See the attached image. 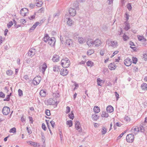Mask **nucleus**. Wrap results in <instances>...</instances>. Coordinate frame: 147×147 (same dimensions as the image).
<instances>
[{
    "instance_id": "obj_1",
    "label": "nucleus",
    "mask_w": 147,
    "mask_h": 147,
    "mask_svg": "<svg viewBox=\"0 0 147 147\" xmlns=\"http://www.w3.org/2000/svg\"><path fill=\"white\" fill-rule=\"evenodd\" d=\"M70 61L68 58H66L63 59L61 61V64L63 67H68L70 65Z\"/></svg>"
},
{
    "instance_id": "obj_2",
    "label": "nucleus",
    "mask_w": 147,
    "mask_h": 147,
    "mask_svg": "<svg viewBox=\"0 0 147 147\" xmlns=\"http://www.w3.org/2000/svg\"><path fill=\"white\" fill-rule=\"evenodd\" d=\"M41 80V78L40 76H36L33 79L32 81V84L34 85L38 84Z\"/></svg>"
},
{
    "instance_id": "obj_3",
    "label": "nucleus",
    "mask_w": 147,
    "mask_h": 147,
    "mask_svg": "<svg viewBox=\"0 0 147 147\" xmlns=\"http://www.w3.org/2000/svg\"><path fill=\"white\" fill-rule=\"evenodd\" d=\"M134 134H129L127 135L126 139L127 142H132L134 140Z\"/></svg>"
},
{
    "instance_id": "obj_4",
    "label": "nucleus",
    "mask_w": 147,
    "mask_h": 147,
    "mask_svg": "<svg viewBox=\"0 0 147 147\" xmlns=\"http://www.w3.org/2000/svg\"><path fill=\"white\" fill-rule=\"evenodd\" d=\"M108 44L113 48H116L118 46V42L116 41H109Z\"/></svg>"
},
{
    "instance_id": "obj_5",
    "label": "nucleus",
    "mask_w": 147,
    "mask_h": 147,
    "mask_svg": "<svg viewBox=\"0 0 147 147\" xmlns=\"http://www.w3.org/2000/svg\"><path fill=\"white\" fill-rule=\"evenodd\" d=\"M10 111V108L7 107H4L2 110L3 114L5 115H8Z\"/></svg>"
},
{
    "instance_id": "obj_6",
    "label": "nucleus",
    "mask_w": 147,
    "mask_h": 147,
    "mask_svg": "<svg viewBox=\"0 0 147 147\" xmlns=\"http://www.w3.org/2000/svg\"><path fill=\"white\" fill-rule=\"evenodd\" d=\"M131 131L132 132V134H134V135H135L140 131L138 127L136 126L135 127H134L131 129Z\"/></svg>"
},
{
    "instance_id": "obj_7",
    "label": "nucleus",
    "mask_w": 147,
    "mask_h": 147,
    "mask_svg": "<svg viewBox=\"0 0 147 147\" xmlns=\"http://www.w3.org/2000/svg\"><path fill=\"white\" fill-rule=\"evenodd\" d=\"M125 65L127 66H129L132 63L131 60L129 58H127L124 61Z\"/></svg>"
},
{
    "instance_id": "obj_8",
    "label": "nucleus",
    "mask_w": 147,
    "mask_h": 147,
    "mask_svg": "<svg viewBox=\"0 0 147 147\" xmlns=\"http://www.w3.org/2000/svg\"><path fill=\"white\" fill-rule=\"evenodd\" d=\"M75 128L79 132L82 131V128L81 127L80 123L78 121H76L75 122Z\"/></svg>"
},
{
    "instance_id": "obj_9",
    "label": "nucleus",
    "mask_w": 147,
    "mask_h": 147,
    "mask_svg": "<svg viewBox=\"0 0 147 147\" xmlns=\"http://www.w3.org/2000/svg\"><path fill=\"white\" fill-rule=\"evenodd\" d=\"M48 44L51 46H53L55 42V39L54 37H52L49 40Z\"/></svg>"
},
{
    "instance_id": "obj_10",
    "label": "nucleus",
    "mask_w": 147,
    "mask_h": 147,
    "mask_svg": "<svg viewBox=\"0 0 147 147\" xmlns=\"http://www.w3.org/2000/svg\"><path fill=\"white\" fill-rule=\"evenodd\" d=\"M28 13V10L27 9L24 8L21 9L20 11L21 14L24 16H26V14Z\"/></svg>"
},
{
    "instance_id": "obj_11",
    "label": "nucleus",
    "mask_w": 147,
    "mask_h": 147,
    "mask_svg": "<svg viewBox=\"0 0 147 147\" xmlns=\"http://www.w3.org/2000/svg\"><path fill=\"white\" fill-rule=\"evenodd\" d=\"M102 43V42L100 39L98 38L96 39L94 41V45L95 47H98L100 46Z\"/></svg>"
},
{
    "instance_id": "obj_12",
    "label": "nucleus",
    "mask_w": 147,
    "mask_h": 147,
    "mask_svg": "<svg viewBox=\"0 0 147 147\" xmlns=\"http://www.w3.org/2000/svg\"><path fill=\"white\" fill-rule=\"evenodd\" d=\"M68 73V71L67 69H62L60 71V74L63 76H65L67 75Z\"/></svg>"
},
{
    "instance_id": "obj_13",
    "label": "nucleus",
    "mask_w": 147,
    "mask_h": 147,
    "mask_svg": "<svg viewBox=\"0 0 147 147\" xmlns=\"http://www.w3.org/2000/svg\"><path fill=\"white\" fill-rule=\"evenodd\" d=\"M69 14L72 16H74L76 14V10L72 8H70L69 10Z\"/></svg>"
},
{
    "instance_id": "obj_14",
    "label": "nucleus",
    "mask_w": 147,
    "mask_h": 147,
    "mask_svg": "<svg viewBox=\"0 0 147 147\" xmlns=\"http://www.w3.org/2000/svg\"><path fill=\"white\" fill-rule=\"evenodd\" d=\"M36 52L35 49L34 48L31 49L28 53V55L29 56L32 57L35 55Z\"/></svg>"
},
{
    "instance_id": "obj_15",
    "label": "nucleus",
    "mask_w": 147,
    "mask_h": 147,
    "mask_svg": "<svg viewBox=\"0 0 147 147\" xmlns=\"http://www.w3.org/2000/svg\"><path fill=\"white\" fill-rule=\"evenodd\" d=\"M109 68L111 70L115 69L117 67V66L114 63H112L110 64L108 66Z\"/></svg>"
},
{
    "instance_id": "obj_16",
    "label": "nucleus",
    "mask_w": 147,
    "mask_h": 147,
    "mask_svg": "<svg viewBox=\"0 0 147 147\" xmlns=\"http://www.w3.org/2000/svg\"><path fill=\"white\" fill-rule=\"evenodd\" d=\"M60 57L57 55H54L53 57L52 60L53 62H57L59 60Z\"/></svg>"
},
{
    "instance_id": "obj_17",
    "label": "nucleus",
    "mask_w": 147,
    "mask_h": 147,
    "mask_svg": "<svg viewBox=\"0 0 147 147\" xmlns=\"http://www.w3.org/2000/svg\"><path fill=\"white\" fill-rule=\"evenodd\" d=\"M47 102L48 105H54L56 102L53 99L50 98L48 100Z\"/></svg>"
},
{
    "instance_id": "obj_18",
    "label": "nucleus",
    "mask_w": 147,
    "mask_h": 147,
    "mask_svg": "<svg viewBox=\"0 0 147 147\" xmlns=\"http://www.w3.org/2000/svg\"><path fill=\"white\" fill-rule=\"evenodd\" d=\"M65 43L67 45L71 46L73 44V41L67 38L66 39Z\"/></svg>"
},
{
    "instance_id": "obj_19",
    "label": "nucleus",
    "mask_w": 147,
    "mask_h": 147,
    "mask_svg": "<svg viewBox=\"0 0 147 147\" xmlns=\"http://www.w3.org/2000/svg\"><path fill=\"white\" fill-rule=\"evenodd\" d=\"M97 82L98 85L100 86H102V84L105 82L104 81L101 80L100 78L97 79Z\"/></svg>"
},
{
    "instance_id": "obj_20",
    "label": "nucleus",
    "mask_w": 147,
    "mask_h": 147,
    "mask_svg": "<svg viewBox=\"0 0 147 147\" xmlns=\"http://www.w3.org/2000/svg\"><path fill=\"white\" fill-rule=\"evenodd\" d=\"M66 19L67 21V24L69 26H71L73 23V21L71 19L69 18H66Z\"/></svg>"
},
{
    "instance_id": "obj_21",
    "label": "nucleus",
    "mask_w": 147,
    "mask_h": 147,
    "mask_svg": "<svg viewBox=\"0 0 147 147\" xmlns=\"http://www.w3.org/2000/svg\"><path fill=\"white\" fill-rule=\"evenodd\" d=\"M78 41L79 43L80 44H82L86 42V39L83 38L81 37H78Z\"/></svg>"
},
{
    "instance_id": "obj_22",
    "label": "nucleus",
    "mask_w": 147,
    "mask_h": 147,
    "mask_svg": "<svg viewBox=\"0 0 147 147\" xmlns=\"http://www.w3.org/2000/svg\"><path fill=\"white\" fill-rule=\"evenodd\" d=\"M94 41L92 40H88L87 41V44L89 47L93 46L94 45Z\"/></svg>"
},
{
    "instance_id": "obj_23",
    "label": "nucleus",
    "mask_w": 147,
    "mask_h": 147,
    "mask_svg": "<svg viewBox=\"0 0 147 147\" xmlns=\"http://www.w3.org/2000/svg\"><path fill=\"white\" fill-rule=\"evenodd\" d=\"M42 23L40 22V23L38 22H37L35 23L30 28V30H33L36 28L37 26L39 24L40 25Z\"/></svg>"
},
{
    "instance_id": "obj_24",
    "label": "nucleus",
    "mask_w": 147,
    "mask_h": 147,
    "mask_svg": "<svg viewBox=\"0 0 147 147\" xmlns=\"http://www.w3.org/2000/svg\"><path fill=\"white\" fill-rule=\"evenodd\" d=\"M106 110L107 112L111 113L113 111V108L111 106H109L107 107Z\"/></svg>"
},
{
    "instance_id": "obj_25",
    "label": "nucleus",
    "mask_w": 147,
    "mask_h": 147,
    "mask_svg": "<svg viewBox=\"0 0 147 147\" xmlns=\"http://www.w3.org/2000/svg\"><path fill=\"white\" fill-rule=\"evenodd\" d=\"M28 143L30 144L35 147H39V145L37 143L33 142L32 141H29L28 142Z\"/></svg>"
},
{
    "instance_id": "obj_26",
    "label": "nucleus",
    "mask_w": 147,
    "mask_h": 147,
    "mask_svg": "<svg viewBox=\"0 0 147 147\" xmlns=\"http://www.w3.org/2000/svg\"><path fill=\"white\" fill-rule=\"evenodd\" d=\"M138 39L139 40L142 42H144L146 41V39L144 38V36H138Z\"/></svg>"
},
{
    "instance_id": "obj_27",
    "label": "nucleus",
    "mask_w": 147,
    "mask_h": 147,
    "mask_svg": "<svg viewBox=\"0 0 147 147\" xmlns=\"http://www.w3.org/2000/svg\"><path fill=\"white\" fill-rule=\"evenodd\" d=\"M141 87L142 90L145 91L147 90V84L146 83H144L142 84Z\"/></svg>"
},
{
    "instance_id": "obj_28",
    "label": "nucleus",
    "mask_w": 147,
    "mask_h": 147,
    "mask_svg": "<svg viewBox=\"0 0 147 147\" xmlns=\"http://www.w3.org/2000/svg\"><path fill=\"white\" fill-rule=\"evenodd\" d=\"M50 39V38L49 37V36L47 34L45 35V36L44 37L43 40L45 42H48V40H49Z\"/></svg>"
},
{
    "instance_id": "obj_29",
    "label": "nucleus",
    "mask_w": 147,
    "mask_h": 147,
    "mask_svg": "<svg viewBox=\"0 0 147 147\" xmlns=\"http://www.w3.org/2000/svg\"><path fill=\"white\" fill-rule=\"evenodd\" d=\"M47 66L46 63H44L42 65V72L43 73H44L45 71V70H46V69L47 68Z\"/></svg>"
},
{
    "instance_id": "obj_30",
    "label": "nucleus",
    "mask_w": 147,
    "mask_h": 147,
    "mask_svg": "<svg viewBox=\"0 0 147 147\" xmlns=\"http://www.w3.org/2000/svg\"><path fill=\"white\" fill-rule=\"evenodd\" d=\"M94 112L96 113H98L100 111V109L98 106H95L93 109Z\"/></svg>"
},
{
    "instance_id": "obj_31",
    "label": "nucleus",
    "mask_w": 147,
    "mask_h": 147,
    "mask_svg": "<svg viewBox=\"0 0 147 147\" xmlns=\"http://www.w3.org/2000/svg\"><path fill=\"white\" fill-rule=\"evenodd\" d=\"M145 125L143 123L142 125H141L139 128L140 131L142 132H144L145 131Z\"/></svg>"
},
{
    "instance_id": "obj_32",
    "label": "nucleus",
    "mask_w": 147,
    "mask_h": 147,
    "mask_svg": "<svg viewBox=\"0 0 147 147\" xmlns=\"http://www.w3.org/2000/svg\"><path fill=\"white\" fill-rule=\"evenodd\" d=\"M40 94L41 96L44 97L46 94V92L44 90H42L40 92Z\"/></svg>"
},
{
    "instance_id": "obj_33",
    "label": "nucleus",
    "mask_w": 147,
    "mask_h": 147,
    "mask_svg": "<svg viewBox=\"0 0 147 147\" xmlns=\"http://www.w3.org/2000/svg\"><path fill=\"white\" fill-rule=\"evenodd\" d=\"M59 67L57 65H55L53 67V70L55 72H58L60 71Z\"/></svg>"
},
{
    "instance_id": "obj_34",
    "label": "nucleus",
    "mask_w": 147,
    "mask_h": 147,
    "mask_svg": "<svg viewBox=\"0 0 147 147\" xmlns=\"http://www.w3.org/2000/svg\"><path fill=\"white\" fill-rule=\"evenodd\" d=\"M130 28L129 24H128L127 22H125V26L124 28V29L126 30H127L129 29Z\"/></svg>"
},
{
    "instance_id": "obj_35",
    "label": "nucleus",
    "mask_w": 147,
    "mask_h": 147,
    "mask_svg": "<svg viewBox=\"0 0 147 147\" xmlns=\"http://www.w3.org/2000/svg\"><path fill=\"white\" fill-rule=\"evenodd\" d=\"M86 64L88 66L91 67L93 65L94 63L92 61H89L86 62Z\"/></svg>"
},
{
    "instance_id": "obj_36",
    "label": "nucleus",
    "mask_w": 147,
    "mask_h": 147,
    "mask_svg": "<svg viewBox=\"0 0 147 147\" xmlns=\"http://www.w3.org/2000/svg\"><path fill=\"white\" fill-rule=\"evenodd\" d=\"M66 124L67 125H69V127H71L73 125L72 121L71 120H68L66 122Z\"/></svg>"
},
{
    "instance_id": "obj_37",
    "label": "nucleus",
    "mask_w": 147,
    "mask_h": 147,
    "mask_svg": "<svg viewBox=\"0 0 147 147\" xmlns=\"http://www.w3.org/2000/svg\"><path fill=\"white\" fill-rule=\"evenodd\" d=\"M101 116L102 117H107L109 116V115L105 111H103Z\"/></svg>"
},
{
    "instance_id": "obj_38",
    "label": "nucleus",
    "mask_w": 147,
    "mask_h": 147,
    "mask_svg": "<svg viewBox=\"0 0 147 147\" xmlns=\"http://www.w3.org/2000/svg\"><path fill=\"white\" fill-rule=\"evenodd\" d=\"M92 117L94 120L96 121L98 119V117L96 114H94L93 115H92Z\"/></svg>"
},
{
    "instance_id": "obj_39",
    "label": "nucleus",
    "mask_w": 147,
    "mask_h": 147,
    "mask_svg": "<svg viewBox=\"0 0 147 147\" xmlns=\"http://www.w3.org/2000/svg\"><path fill=\"white\" fill-rule=\"evenodd\" d=\"M11 93H10V94L8 95H7L6 98L3 100L4 101H9L10 99V97L11 96Z\"/></svg>"
},
{
    "instance_id": "obj_40",
    "label": "nucleus",
    "mask_w": 147,
    "mask_h": 147,
    "mask_svg": "<svg viewBox=\"0 0 147 147\" xmlns=\"http://www.w3.org/2000/svg\"><path fill=\"white\" fill-rule=\"evenodd\" d=\"M107 129H106L105 127H102V134H105L107 132Z\"/></svg>"
},
{
    "instance_id": "obj_41",
    "label": "nucleus",
    "mask_w": 147,
    "mask_h": 147,
    "mask_svg": "<svg viewBox=\"0 0 147 147\" xmlns=\"http://www.w3.org/2000/svg\"><path fill=\"white\" fill-rule=\"evenodd\" d=\"M9 132L10 133H16V128L15 127L12 128L10 130Z\"/></svg>"
},
{
    "instance_id": "obj_42",
    "label": "nucleus",
    "mask_w": 147,
    "mask_h": 147,
    "mask_svg": "<svg viewBox=\"0 0 147 147\" xmlns=\"http://www.w3.org/2000/svg\"><path fill=\"white\" fill-rule=\"evenodd\" d=\"M123 38L124 41H126L129 39V37L125 34H124Z\"/></svg>"
},
{
    "instance_id": "obj_43",
    "label": "nucleus",
    "mask_w": 147,
    "mask_h": 147,
    "mask_svg": "<svg viewBox=\"0 0 147 147\" xmlns=\"http://www.w3.org/2000/svg\"><path fill=\"white\" fill-rule=\"evenodd\" d=\"M132 59L133 63L134 64H136L138 61L137 58L136 57H132Z\"/></svg>"
},
{
    "instance_id": "obj_44",
    "label": "nucleus",
    "mask_w": 147,
    "mask_h": 147,
    "mask_svg": "<svg viewBox=\"0 0 147 147\" xmlns=\"http://www.w3.org/2000/svg\"><path fill=\"white\" fill-rule=\"evenodd\" d=\"M69 117L70 119L73 120L74 117V113L71 112V113L69 115Z\"/></svg>"
},
{
    "instance_id": "obj_45",
    "label": "nucleus",
    "mask_w": 147,
    "mask_h": 147,
    "mask_svg": "<svg viewBox=\"0 0 147 147\" xmlns=\"http://www.w3.org/2000/svg\"><path fill=\"white\" fill-rule=\"evenodd\" d=\"M18 95L19 96H22L23 95V92L22 90L19 89L18 91Z\"/></svg>"
},
{
    "instance_id": "obj_46",
    "label": "nucleus",
    "mask_w": 147,
    "mask_h": 147,
    "mask_svg": "<svg viewBox=\"0 0 147 147\" xmlns=\"http://www.w3.org/2000/svg\"><path fill=\"white\" fill-rule=\"evenodd\" d=\"M13 23L12 21H10L7 24V26L9 28L13 25Z\"/></svg>"
},
{
    "instance_id": "obj_47",
    "label": "nucleus",
    "mask_w": 147,
    "mask_h": 147,
    "mask_svg": "<svg viewBox=\"0 0 147 147\" xmlns=\"http://www.w3.org/2000/svg\"><path fill=\"white\" fill-rule=\"evenodd\" d=\"M12 72V71L11 70H7L6 72L7 74L9 76L11 75Z\"/></svg>"
},
{
    "instance_id": "obj_48",
    "label": "nucleus",
    "mask_w": 147,
    "mask_h": 147,
    "mask_svg": "<svg viewBox=\"0 0 147 147\" xmlns=\"http://www.w3.org/2000/svg\"><path fill=\"white\" fill-rule=\"evenodd\" d=\"M142 59L145 61L147 60V54L143 55Z\"/></svg>"
},
{
    "instance_id": "obj_49",
    "label": "nucleus",
    "mask_w": 147,
    "mask_h": 147,
    "mask_svg": "<svg viewBox=\"0 0 147 147\" xmlns=\"http://www.w3.org/2000/svg\"><path fill=\"white\" fill-rule=\"evenodd\" d=\"M94 53V51L93 50H89L88 51L87 53L89 55H90Z\"/></svg>"
},
{
    "instance_id": "obj_50",
    "label": "nucleus",
    "mask_w": 147,
    "mask_h": 147,
    "mask_svg": "<svg viewBox=\"0 0 147 147\" xmlns=\"http://www.w3.org/2000/svg\"><path fill=\"white\" fill-rule=\"evenodd\" d=\"M5 95L2 92H0V97L3 98H5Z\"/></svg>"
},
{
    "instance_id": "obj_51",
    "label": "nucleus",
    "mask_w": 147,
    "mask_h": 147,
    "mask_svg": "<svg viewBox=\"0 0 147 147\" xmlns=\"http://www.w3.org/2000/svg\"><path fill=\"white\" fill-rule=\"evenodd\" d=\"M70 108L69 107L67 106L66 107V113L67 114L70 111Z\"/></svg>"
},
{
    "instance_id": "obj_52",
    "label": "nucleus",
    "mask_w": 147,
    "mask_h": 147,
    "mask_svg": "<svg viewBox=\"0 0 147 147\" xmlns=\"http://www.w3.org/2000/svg\"><path fill=\"white\" fill-rule=\"evenodd\" d=\"M53 95L54 96H55L56 98L59 97L60 96L59 94L57 92H56L55 93H54Z\"/></svg>"
},
{
    "instance_id": "obj_53",
    "label": "nucleus",
    "mask_w": 147,
    "mask_h": 147,
    "mask_svg": "<svg viewBox=\"0 0 147 147\" xmlns=\"http://www.w3.org/2000/svg\"><path fill=\"white\" fill-rule=\"evenodd\" d=\"M45 113L46 115L48 116H50L51 115L50 111L49 110H47L46 111Z\"/></svg>"
},
{
    "instance_id": "obj_54",
    "label": "nucleus",
    "mask_w": 147,
    "mask_h": 147,
    "mask_svg": "<svg viewBox=\"0 0 147 147\" xmlns=\"http://www.w3.org/2000/svg\"><path fill=\"white\" fill-rule=\"evenodd\" d=\"M125 120L126 121L129 122L130 121V118L129 117L127 116H125Z\"/></svg>"
},
{
    "instance_id": "obj_55",
    "label": "nucleus",
    "mask_w": 147,
    "mask_h": 147,
    "mask_svg": "<svg viewBox=\"0 0 147 147\" xmlns=\"http://www.w3.org/2000/svg\"><path fill=\"white\" fill-rule=\"evenodd\" d=\"M105 53V49H102L101 50L100 52V55H102L103 56V55Z\"/></svg>"
},
{
    "instance_id": "obj_56",
    "label": "nucleus",
    "mask_w": 147,
    "mask_h": 147,
    "mask_svg": "<svg viewBox=\"0 0 147 147\" xmlns=\"http://www.w3.org/2000/svg\"><path fill=\"white\" fill-rule=\"evenodd\" d=\"M127 8L129 11H130L131 9V6L130 3H129L127 5Z\"/></svg>"
},
{
    "instance_id": "obj_57",
    "label": "nucleus",
    "mask_w": 147,
    "mask_h": 147,
    "mask_svg": "<svg viewBox=\"0 0 147 147\" xmlns=\"http://www.w3.org/2000/svg\"><path fill=\"white\" fill-rule=\"evenodd\" d=\"M60 15V13L59 12H58L57 13H55L54 14V17H58Z\"/></svg>"
},
{
    "instance_id": "obj_58",
    "label": "nucleus",
    "mask_w": 147,
    "mask_h": 147,
    "mask_svg": "<svg viewBox=\"0 0 147 147\" xmlns=\"http://www.w3.org/2000/svg\"><path fill=\"white\" fill-rule=\"evenodd\" d=\"M50 123H51L52 127L53 128H54V125L55 124V123L53 121H51L50 122Z\"/></svg>"
},
{
    "instance_id": "obj_59",
    "label": "nucleus",
    "mask_w": 147,
    "mask_h": 147,
    "mask_svg": "<svg viewBox=\"0 0 147 147\" xmlns=\"http://www.w3.org/2000/svg\"><path fill=\"white\" fill-rule=\"evenodd\" d=\"M118 53V51H115L113 53V55L111 56V57L112 58L113 57L115 54H117Z\"/></svg>"
},
{
    "instance_id": "obj_60",
    "label": "nucleus",
    "mask_w": 147,
    "mask_h": 147,
    "mask_svg": "<svg viewBox=\"0 0 147 147\" xmlns=\"http://www.w3.org/2000/svg\"><path fill=\"white\" fill-rule=\"evenodd\" d=\"M60 40H61V41L62 43L63 44V43H65L64 41L63 40V38L62 37V36L61 35L60 36Z\"/></svg>"
},
{
    "instance_id": "obj_61",
    "label": "nucleus",
    "mask_w": 147,
    "mask_h": 147,
    "mask_svg": "<svg viewBox=\"0 0 147 147\" xmlns=\"http://www.w3.org/2000/svg\"><path fill=\"white\" fill-rule=\"evenodd\" d=\"M42 128L45 131L46 130V127L44 123H42Z\"/></svg>"
},
{
    "instance_id": "obj_62",
    "label": "nucleus",
    "mask_w": 147,
    "mask_h": 147,
    "mask_svg": "<svg viewBox=\"0 0 147 147\" xmlns=\"http://www.w3.org/2000/svg\"><path fill=\"white\" fill-rule=\"evenodd\" d=\"M113 0H108L107 1L109 5H111L113 3Z\"/></svg>"
},
{
    "instance_id": "obj_63",
    "label": "nucleus",
    "mask_w": 147,
    "mask_h": 147,
    "mask_svg": "<svg viewBox=\"0 0 147 147\" xmlns=\"http://www.w3.org/2000/svg\"><path fill=\"white\" fill-rule=\"evenodd\" d=\"M35 18V15H33L31 16L29 18V19L30 20H31L34 19Z\"/></svg>"
},
{
    "instance_id": "obj_64",
    "label": "nucleus",
    "mask_w": 147,
    "mask_h": 147,
    "mask_svg": "<svg viewBox=\"0 0 147 147\" xmlns=\"http://www.w3.org/2000/svg\"><path fill=\"white\" fill-rule=\"evenodd\" d=\"M27 130L28 131V133L29 134H30L32 132L31 130H30L28 127H27Z\"/></svg>"
}]
</instances>
